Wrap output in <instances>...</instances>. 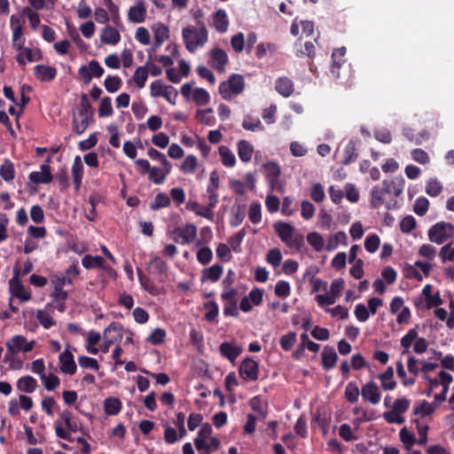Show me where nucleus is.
<instances>
[{"label":"nucleus","mask_w":454,"mask_h":454,"mask_svg":"<svg viewBox=\"0 0 454 454\" xmlns=\"http://www.w3.org/2000/svg\"><path fill=\"white\" fill-rule=\"evenodd\" d=\"M404 187V179L401 176L395 179H384L381 184H377L371 191V206L378 209L384 206L386 209L391 210L397 207V200Z\"/></svg>","instance_id":"1"},{"label":"nucleus","mask_w":454,"mask_h":454,"mask_svg":"<svg viewBox=\"0 0 454 454\" xmlns=\"http://www.w3.org/2000/svg\"><path fill=\"white\" fill-rule=\"evenodd\" d=\"M94 111L89 100L88 95L82 93L80 103L77 106V112L73 114L72 128L76 135H82L93 121Z\"/></svg>","instance_id":"2"},{"label":"nucleus","mask_w":454,"mask_h":454,"mask_svg":"<svg viewBox=\"0 0 454 454\" xmlns=\"http://www.w3.org/2000/svg\"><path fill=\"white\" fill-rule=\"evenodd\" d=\"M207 30L203 23L200 28L189 26L183 29L184 42L190 52L195 51L199 46H203L207 42Z\"/></svg>","instance_id":"3"},{"label":"nucleus","mask_w":454,"mask_h":454,"mask_svg":"<svg viewBox=\"0 0 454 454\" xmlns=\"http://www.w3.org/2000/svg\"><path fill=\"white\" fill-rule=\"evenodd\" d=\"M245 89L244 77L239 74H232L227 81L219 85V93L225 100H230L233 96L240 94Z\"/></svg>","instance_id":"4"},{"label":"nucleus","mask_w":454,"mask_h":454,"mask_svg":"<svg viewBox=\"0 0 454 454\" xmlns=\"http://www.w3.org/2000/svg\"><path fill=\"white\" fill-rule=\"evenodd\" d=\"M454 237V225L450 223L438 222L428 230V239L437 245H442Z\"/></svg>","instance_id":"5"},{"label":"nucleus","mask_w":454,"mask_h":454,"mask_svg":"<svg viewBox=\"0 0 454 454\" xmlns=\"http://www.w3.org/2000/svg\"><path fill=\"white\" fill-rule=\"evenodd\" d=\"M35 340L27 341V338L21 334H17L12 337L6 342L7 352L4 355V362H8L11 358L20 352L27 353L35 347Z\"/></svg>","instance_id":"6"},{"label":"nucleus","mask_w":454,"mask_h":454,"mask_svg":"<svg viewBox=\"0 0 454 454\" xmlns=\"http://www.w3.org/2000/svg\"><path fill=\"white\" fill-rule=\"evenodd\" d=\"M171 236L176 243L190 244L194 241L197 236V228L192 223H187L184 227H176L172 231Z\"/></svg>","instance_id":"7"},{"label":"nucleus","mask_w":454,"mask_h":454,"mask_svg":"<svg viewBox=\"0 0 454 454\" xmlns=\"http://www.w3.org/2000/svg\"><path fill=\"white\" fill-rule=\"evenodd\" d=\"M25 20L21 16L12 15L10 19V25L12 30V45L17 49H21L25 43V37H23V24Z\"/></svg>","instance_id":"8"},{"label":"nucleus","mask_w":454,"mask_h":454,"mask_svg":"<svg viewBox=\"0 0 454 454\" xmlns=\"http://www.w3.org/2000/svg\"><path fill=\"white\" fill-rule=\"evenodd\" d=\"M9 286L12 296L21 301H27L31 299V294L25 290V286L20 280V270L17 267L13 269V277L10 279Z\"/></svg>","instance_id":"9"},{"label":"nucleus","mask_w":454,"mask_h":454,"mask_svg":"<svg viewBox=\"0 0 454 454\" xmlns=\"http://www.w3.org/2000/svg\"><path fill=\"white\" fill-rule=\"evenodd\" d=\"M240 377L247 381H254L258 379L259 364L253 358H245L239 365Z\"/></svg>","instance_id":"10"},{"label":"nucleus","mask_w":454,"mask_h":454,"mask_svg":"<svg viewBox=\"0 0 454 454\" xmlns=\"http://www.w3.org/2000/svg\"><path fill=\"white\" fill-rule=\"evenodd\" d=\"M149 266L150 274L153 275L157 281L164 282L168 276L167 262L161 258L154 256L151 259Z\"/></svg>","instance_id":"11"},{"label":"nucleus","mask_w":454,"mask_h":454,"mask_svg":"<svg viewBox=\"0 0 454 454\" xmlns=\"http://www.w3.org/2000/svg\"><path fill=\"white\" fill-rule=\"evenodd\" d=\"M70 348L71 346L69 344L67 345L66 349L60 353L59 359L60 364V370L62 372L73 375L75 373L77 367Z\"/></svg>","instance_id":"12"},{"label":"nucleus","mask_w":454,"mask_h":454,"mask_svg":"<svg viewBox=\"0 0 454 454\" xmlns=\"http://www.w3.org/2000/svg\"><path fill=\"white\" fill-rule=\"evenodd\" d=\"M361 395L364 402H368L372 404H378L380 402L381 394L380 388L372 380L362 387Z\"/></svg>","instance_id":"13"},{"label":"nucleus","mask_w":454,"mask_h":454,"mask_svg":"<svg viewBox=\"0 0 454 454\" xmlns=\"http://www.w3.org/2000/svg\"><path fill=\"white\" fill-rule=\"evenodd\" d=\"M228 62V55L223 49L215 48L210 51V66L217 72H223Z\"/></svg>","instance_id":"14"},{"label":"nucleus","mask_w":454,"mask_h":454,"mask_svg":"<svg viewBox=\"0 0 454 454\" xmlns=\"http://www.w3.org/2000/svg\"><path fill=\"white\" fill-rule=\"evenodd\" d=\"M19 53L16 57V60L20 66H25L27 59L28 62L38 61L43 59L42 51L39 49L32 50L22 45L21 49H17Z\"/></svg>","instance_id":"15"},{"label":"nucleus","mask_w":454,"mask_h":454,"mask_svg":"<svg viewBox=\"0 0 454 454\" xmlns=\"http://www.w3.org/2000/svg\"><path fill=\"white\" fill-rule=\"evenodd\" d=\"M40 169L41 171H33L29 174V181L35 184H50L53 179L50 165L42 164Z\"/></svg>","instance_id":"16"},{"label":"nucleus","mask_w":454,"mask_h":454,"mask_svg":"<svg viewBox=\"0 0 454 454\" xmlns=\"http://www.w3.org/2000/svg\"><path fill=\"white\" fill-rule=\"evenodd\" d=\"M34 74L43 82L53 81L57 76V69L51 66L37 65L34 68Z\"/></svg>","instance_id":"17"},{"label":"nucleus","mask_w":454,"mask_h":454,"mask_svg":"<svg viewBox=\"0 0 454 454\" xmlns=\"http://www.w3.org/2000/svg\"><path fill=\"white\" fill-rule=\"evenodd\" d=\"M345 54H346V48L340 47L338 49H335L333 52L332 53V66H331V74L332 75L339 79L340 78V68L341 65L345 62Z\"/></svg>","instance_id":"18"},{"label":"nucleus","mask_w":454,"mask_h":454,"mask_svg":"<svg viewBox=\"0 0 454 454\" xmlns=\"http://www.w3.org/2000/svg\"><path fill=\"white\" fill-rule=\"evenodd\" d=\"M220 354L233 363L241 354L242 348L233 342L224 341L219 347Z\"/></svg>","instance_id":"19"},{"label":"nucleus","mask_w":454,"mask_h":454,"mask_svg":"<svg viewBox=\"0 0 454 454\" xmlns=\"http://www.w3.org/2000/svg\"><path fill=\"white\" fill-rule=\"evenodd\" d=\"M128 18L134 23H141L145 21L146 18V8L142 0L137 1L136 4L129 8Z\"/></svg>","instance_id":"20"},{"label":"nucleus","mask_w":454,"mask_h":454,"mask_svg":"<svg viewBox=\"0 0 454 454\" xmlns=\"http://www.w3.org/2000/svg\"><path fill=\"white\" fill-rule=\"evenodd\" d=\"M67 429H64L61 426V424L57 421L55 423V433H56V435L60 438V439H63V440H66V441H68V442H73L74 439L72 438L71 434H70V432H82L83 433V430L81 427L78 426V424L75 422V421H73L72 423H70L69 425L66 426Z\"/></svg>","instance_id":"21"},{"label":"nucleus","mask_w":454,"mask_h":454,"mask_svg":"<svg viewBox=\"0 0 454 454\" xmlns=\"http://www.w3.org/2000/svg\"><path fill=\"white\" fill-rule=\"evenodd\" d=\"M115 332L116 335L113 338L107 340H105L104 347L102 348L103 353H107L109 351V348L111 345H113L114 342H116L118 340H121L122 337V326L120 323L113 322L111 323L105 330V334L111 332Z\"/></svg>","instance_id":"22"},{"label":"nucleus","mask_w":454,"mask_h":454,"mask_svg":"<svg viewBox=\"0 0 454 454\" xmlns=\"http://www.w3.org/2000/svg\"><path fill=\"white\" fill-rule=\"evenodd\" d=\"M338 355L333 347L325 346L322 352V367L325 371L333 369L337 361Z\"/></svg>","instance_id":"23"},{"label":"nucleus","mask_w":454,"mask_h":454,"mask_svg":"<svg viewBox=\"0 0 454 454\" xmlns=\"http://www.w3.org/2000/svg\"><path fill=\"white\" fill-rule=\"evenodd\" d=\"M275 89L281 96L288 98L294 90V84L290 78L283 76L277 79Z\"/></svg>","instance_id":"24"},{"label":"nucleus","mask_w":454,"mask_h":454,"mask_svg":"<svg viewBox=\"0 0 454 454\" xmlns=\"http://www.w3.org/2000/svg\"><path fill=\"white\" fill-rule=\"evenodd\" d=\"M80 274L78 261L74 260L73 263L66 270L65 276L56 278L54 281L65 285H72L73 279Z\"/></svg>","instance_id":"25"},{"label":"nucleus","mask_w":454,"mask_h":454,"mask_svg":"<svg viewBox=\"0 0 454 454\" xmlns=\"http://www.w3.org/2000/svg\"><path fill=\"white\" fill-rule=\"evenodd\" d=\"M71 171L74 189L78 191L82 185L83 176V164L80 156L77 155L74 158Z\"/></svg>","instance_id":"26"},{"label":"nucleus","mask_w":454,"mask_h":454,"mask_svg":"<svg viewBox=\"0 0 454 454\" xmlns=\"http://www.w3.org/2000/svg\"><path fill=\"white\" fill-rule=\"evenodd\" d=\"M223 268L220 264H214L209 268H206L201 271V282L212 281L216 282L223 274Z\"/></svg>","instance_id":"27"},{"label":"nucleus","mask_w":454,"mask_h":454,"mask_svg":"<svg viewBox=\"0 0 454 454\" xmlns=\"http://www.w3.org/2000/svg\"><path fill=\"white\" fill-rule=\"evenodd\" d=\"M378 379L380 380L381 387L387 391L393 390L396 387V381L394 379V369L392 366H388L387 370L378 375Z\"/></svg>","instance_id":"28"},{"label":"nucleus","mask_w":454,"mask_h":454,"mask_svg":"<svg viewBox=\"0 0 454 454\" xmlns=\"http://www.w3.org/2000/svg\"><path fill=\"white\" fill-rule=\"evenodd\" d=\"M154 33V43L153 51H155L159 48L165 40L169 37V30L167 26L161 23H158L153 27Z\"/></svg>","instance_id":"29"},{"label":"nucleus","mask_w":454,"mask_h":454,"mask_svg":"<svg viewBox=\"0 0 454 454\" xmlns=\"http://www.w3.org/2000/svg\"><path fill=\"white\" fill-rule=\"evenodd\" d=\"M187 209L194 212L197 215L202 216L209 221L214 220V212L210 207L202 206L197 201H189L186 205Z\"/></svg>","instance_id":"30"},{"label":"nucleus","mask_w":454,"mask_h":454,"mask_svg":"<svg viewBox=\"0 0 454 454\" xmlns=\"http://www.w3.org/2000/svg\"><path fill=\"white\" fill-rule=\"evenodd\" d=\"M121 39V35L119 31L114 28V27H111L107 25L103 30L101 34V41L104 43L115 45L119 43Z\"/></svg>","instance_id":"31"},{"label":"nucleus","mask_w":454,"mask_h":454,"mask_svg":"<svg viewBox=\"0 0 454 454\" xmlns=\"http://www.w3.org/2000/svg\"><path fill=\"white\" fill-rule=\"evenodd\" d=\"M274 230L284 243L287 242L294 232V228L291 224L283 222L275 223Z\"/></svg>","instance_id":"32"},{"label":"nucleus","mask_w":454,"mask_h":454,"mask_svg":"<svg viewBox=\"0 0 454 454\" xmlns=\"http://www.w3.org/2000/svg\"><path fill=\"white\" fill-rule=\"evenodd\" d=\"M237 147L239 159L244 162L250 161L254 153L253 145L248 141L242 139L238 143Z\"/></svg>","instance_id":"33"},{"label":"nucleus","mask_w":454,"mask_h":454,"mask_svg":"<svg viewBox=\"0 0 454 454\" xmlns=\"http://www.w3.org/2000/svg\"><path fill=\"white\" fill-rule=\"evenodd\" d=\"M37 387V382L35 379H34L30 375H26L20 378L17 381V388L25 393H33Z\"/></svg>","instance_id":"34"},{"label":"nucleus","mask_w":454,"mask_h":454,"mask_svg":"<svg viewBox=\"0 0 454 454\" xmlns=\"http://www.w3.org/2000/svg\"><path fill=\"white\" fill-rule=\"evenodd\" d=\"M358 157L356 142L349 140L343 150L342 164L348 165L354 162Z\"/></svg>","instance_id":"35"},{"label":"nucleus","mask_w":454,"mask_h":454,"mask_svg":"<svg viewBox=\"0 0 454 454\" xmlns=\"http://www.w3.org/2000/svg\"><path fill=\"white\" fill-rule=\"evenodd\" d=\"M0 176L5 182H11L15 177L14 164L9 159H4L0 166Z\"/></svg>","instance_id":"36"},{"label":"nucleus","mask_w":454,"mask_h":454,"mask_svg":"<svg viewBox=\"0 0 454 454\" xmlns=\"http://www.w3.org/2000/svg\"><path fill=\"white\" fill-rule=\"evenodd\" d=\"M214 26L219 33H224L228 29L229 20L224 10H218L214 15Z\"/></svg>","instance_id":"37"},{"label":"nucleus","mask_w":454,"mask_h":454,"mask_svg":"<svg viewBox=\"0 0 454 454\" xmlns=\"http://www.w3.org/2000/svg\"><path fill=\"white\" fill-rule=\"evenodd\" d=\"M264 168L266 170V176L270 185L273 187L275 183L278 181L280 176L281 170L278 164L270 161L264 164Z\"/></svg>","instance_id":"38"},{"label":"nucleus","mask_w":454,"mask_h":454,"mask_svg":"<svg viewBox=\"0 0 454 454\" xmlns=\"http://www.w3.org/2000/svg\"><path fill=\"white\" fill-rule=\"evenodd\" d=\"M104 263L105 259L99 255L93 256L90 254H86L82 259V264L87 270L93 268L102 269V267H104Z\"/></svg>","instance_id":"39"},{"label":"nucleus","mask_w":454,"mask_h":454,"mask_svg":"<svg viewBox=\"0 0 454 454\" xmlns=\"http://www.w3.org/2000/svg\"><path fill=\"white\" fill-rule=\"evenodd\" d=\"M121 402L118 398L109 397L105 400V412L109 416L117 415L121 411Z\"/></svg>","instance_id":"40"},{"label":"nucleus","mask_w":454,"mask_h":454,"mask_svg":"<svg viewBox=\"0 0 454 454\" xmlns=\"http://www.w3.org/2000/svg\"><path fill=\"white\" fill-rule=\"evenodd\" d=\"M219 155L222 158L223 164L227 168H231L236 164V157L234 153L225 145L219 147Z\"/></svg>","instance_id":"41"},{"label":"nucleus","mask_w":454,"mask_h":454,"mask_svg":"<svg viewBox=\"0 0 454 454\" xmlns=\"http://www.w3.org/2000/svg\"><path fill=\"white\" fill-rule=\"evenodd\" d=\"M436 405L434 403H429L427 401L423 400L413 410V414L420 417H426L433 414L435 411Z\"/></svg>","instance_id":"42"},{"label":"nucleus","mask_w":454,"mask_h":454,"mask_svg":"<svg viewBox=\"0 0 454 454\" xmlns=\"http://www.w3.org/2000/svg\"><path fill=\"white\" fill-rule=\"evenodd\" d=\"M147 78H148L147 68L145 67V66H143V67H138L135 70L132 80L138 89H142L145 87Z\"/></svg>","instance_id":"43"},{"label":"nucleus","mask_w":454,"mask_h":454,"mask_svg":"<svg viewBox=\"0 0 454 454\" xmlns=\"http://www.w3.org/2000/svg\"><path fill=\"white\" fill-rule=\"evenodd\" d=\"M359 394V388L356 382L350 381L348 383L344 392L345 398L348 402L356 403L358 401Z\"/></svg>","instance_id":"44"},{"label":"nucleus","mask_w":454,"mask_h":454,"mask_svg":"<svg viewBox=\"0 0 454 454\" xmlns=\"http://www.w3.org/2000/svg\"><path fill=\"white\" fill-rule=\"evenodd\" d=\"M170 198L164 192L158 193L154 200L150 204L152 210H158L162 207H167L170 205Z\"/></svg>","instance_id":"45"},{"label":"nucleus","mask_w":454,"mask_h":454,"mask_svg":"<svg viewBox=\"0 0 454 454\" xmlns=\"http://www.w3.org/2000/svg\"><path fill=\"white\" fill-rule=\"evenodd\" d=\"M41 380L48 391L55 390L60 384L59 378L54 373H50L49 375L43 374Z\"/></svg>","instance_id":"46"},{"label":"nucleus","mask_w":454,"mask_h":454,"mask_svg":"<svg viewBox=\"0 0 454 454\" xmlns=\"http://www.w3.org/2000/svg\"><path fill=\"white\" fill-rule=\"evenodd\" d=\"M192 100L198 106H205L209 102L210 96L209 93L205 89L196 88L192 91Z\"/></svg>","instance_id":"47"},{"label":"nucleus","mask_w":454,"mask_h":454,"mask_svg":"<svg viewBox=\"0 0 454 454\" xmlns=\"http://www.w3.org/2000/svg\"><path fill=\"white\" fill-rule=\"evenodd\" d=\"M121 84H122V81L117 75H115V76L108 75L105 79V82H104V86H105L106 90L110 93H114L117 90H119L121 87Z\"/></svg>","instance_id":"48"},{"label":"nucleus","mask_w":454,"mask_h":454,"mask_svg":"<svg viewBox=\"0 0 454 454\" xmlns=\"http://www.w3.org/2000/svg\"><path fill=\"white\" fill-rule=\"evenodd\" d=\"M308 243L317 251L320 252L324 248L325 241L318 232H311L307 236Z\"/></svg>","instance_id":"49"},{"label":"nucleus","mask_w":454,"mask_h":454,"mask_svg":"<svg viewBox=\"0 0 454 454\" xmlns=\"http://www.w3.org/2000/svg\"><path fill=\"white\" fill-rule=\"evenodd\" d=\"M380 245V237L375 233L369 234L364 239V247L369 253H375L379 249Z\"/></svg>","instance_id":"50"},{"label":"nucleus","mask_w":454,"mask_h":454,"mask_svg":"<svg viewBox=\"0 0 454 454\" xmlns=\"http://www.w3.org/2000/svg\"><path fill=\"white\" fill-rule=\"evenodd\" d=\"M114 113L112 106V100L109 97H104L98 106V116L99 117H107L111 116Z\"/></svg>","instance_id":"51"},{"label":"nucleus","mask_w":454,"mask_h":454,"mask_svg":"<svg viewBox=\"0 0 454 454\" xmlns=\"http://www.w3.org/2000/svg\"><path fill=\"white\" fill-rule=\"evenodd\" d=\"M204 309L207 310L205 319L211 322L214 321L219 313L218 305L214 301H209L204 303Z\"/></svg>","instance_id":"52"},{"label":"nucleus","mask_w":454,"mask_h":454,"mask_svg":"<svg viewBox=\"0 0 454 454\" xmlns=\"http://www.w3.org/2000/svg\"><path fill=\"white\" fill-rule=\"evenodd\" d=\"M418 332L416 329H410L408 333L401 339V346L404 348L403 354L408 353L412 342L417 339Z\"/></svg>","instance_id":"53"},{"label":"nucleus","mask_w":454,"mask_h":454,"mask_svg":"<svg viewBox=\"0 0 454 454\" xmlns=\"http://www.w3.org/2000/svg\"><path fill=\"white\" fill-rule=\"evenodd\" d=\"M442 191V184L436 178H431L427 181L426 192L431 197L438 196Z\"/></svg>","instance_id":"54"},{"label":"nucleus","mask_w":454,"mask_h":454,"mask_svg":"<svg viewBox=\"0 0 454 454\" xmlns=\"http://www.w3.org/2000/svg\"><path fill=\"white\" fill-rule=\"evenodd\" d=\"M22 14L27 17L31 28L35 30L41 22L39 14L28 6L23 8Z\"/></svg>","instance_id":"55"},{"label":"nucleus","mask_w":454,"mask_h":454,"mask_svg":"<svg viewBox=\"0 0 454 454\" xmlns=\"http://www.w3.org/2000/svg\"><path fill=\"white\" fill-rule=\"evenodd\" d=\"M246 236V231L245 229L240 230L238 231L235 235L230 237L228 239V244L231 247V249L234 252H239L240 251V245L242 243V240L244 239Z\"/></svg>","instance_id":"56"},{"label":"nucleus","mask_w":454,"mask_h":454,"mask_svg":"<svg viewBox=\"0 0 454 454\" xmlns=\"http://www.w3.org/2000/svg\"><path fill=\"white\" fill-rule=\"evenodd\" d=\"M198 160L194 155H188L180 166V170L185 174L193 173L197 168Z\"/></svg>","instance_id":"57"},{"label":"nucleus","mask_w":454,"mask_h":454,"mask_svg":"<svg viewBox=\"0 0 454 454\" xmlns=\"http://www.w3.org/2000/svg\"><path fill=\"white\" fill-rule=\"evenodd\" d=\"M410 408V401L405 397L397 398L393 405H392V411L393 412H395V415H402L403 413L406 412L408 409Z\"/></svg>","instance_id":"58"},{"label":"nucleus","mask_w":454,"mask_h":454,"mask_svg":"<svg viewBox=\"0 0 454 454\" xmlns=\"http://www.w3.org/2000/svg\"><path fill=\"white\" fill-rule=\"evenodd\" d=\"M242 127L247 130L255 131L256 129H263L261 121L258 118H253L252 116H246L242 122Z\"/></svg>","instance_id":"59"},{"label":"nucleus","mask_w":454,"mask_h":454,"mask_svg":"<svg viewBox=\"0 0 454 454\" xmlns=\"http://www.w3.org/2000/svg\"><path fill=\"white\" fill-rule=\"evenodd\" d=\"M429 207V201L425 197H419L415 200L413 206V211L419 216H423L427 214Z\"/></svg>","instance_id":"60"},{"label":"nucleus","mask_w":454,"mask_h":454,"mask_svg":"<svg viewBox=\"0 0 454 454\" xmlns=\"http://www.w3.org/2000/svg\"><path fill=\"white\" fill-rule=\"evenodd\" d=\"M165 337L166 331L161 328H156L146 338V340L153 345H160L164 342Z\"/></svg>","instance_id":"61"},{"label":"nucleus","mask_w":454,"mask_h":454,"mask_svg":"<svg viewBox=\"0 0 454 454\" xmlns=\"http://www.w3.org/2000/svg\"><path fill=\"white\" fill-rule=\"evenodd\" d=\"M249 220L253 223H258L262 221L261 204L259 202H252L248 210Z\"/></svg>","instance_id":"62"},{"label":"nucleus","mask_w":454,"mask_h":454,"mask_svg":"<svg viewBox=\"0 0 454 454\" xmlns=\"http://www.w3.org/2000/svg\"><path fill=\"white\" fill-rule=\"evenodd\" d=\"M347 235L344 231L336 232L329 240L326 249L331 251L337 247L339 243L346 244Z\"/></svg>","instance_id":"63"},{"label":"nucleus","mask_w":454,"mask_h":454,"mask_svg":"<svg viewBox=\"0 0 454 454\" xmlns=\"http://www.w3.org/2000/svg\"><path fill=\"white\" fill-rule=\"evenodd\" d=\"M296 341V333L294 332H289L280 338L279 343L281 348L288 351L290 350Z\"/></svg>","instance_id":"64"}]
</instances>
